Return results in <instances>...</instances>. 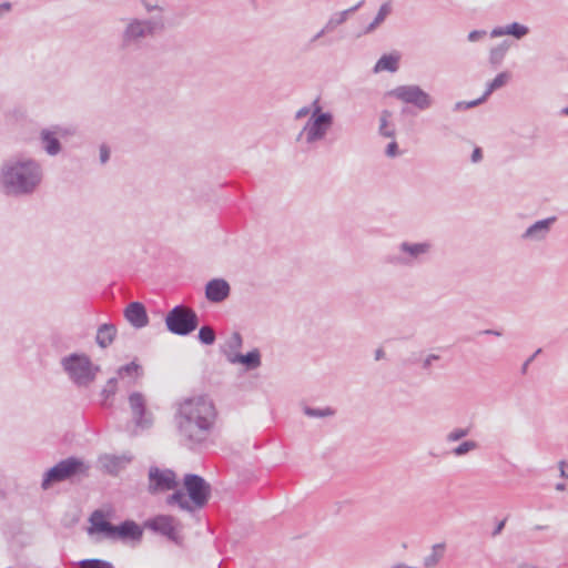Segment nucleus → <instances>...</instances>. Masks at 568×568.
Returning <instances> with one entry per match:
<instances>
[{
    "label": "nucleus",
    "instance_id": "obj_1",
    "mask_svg": "<svg viewBox=\"0 0 568 568\" xmlns=\"http://www.w3.org/2000/svg\"><path fill=\"white\" fill-rule=\"evenodd\" d=\"M214 400L203 394L186 396L174 405L173 422L180 443L196 449L205 446L217 423Z\"/></svg>",
    "mask_w": 568,
    "mask_h": 568
},
{
    "label": "nucleus",
    "instance_id": "obj_2",
    "mask_svg": "<svg viewBox=\"0 0 568 568\" xmlns=\"http://www.w3.org/2000/svg\"><path fill=\"white\" fill-rule=\"evenodd\" d=\"M44 181V169L40 161L30 156H14L0 168V191L9 197H31Z\"/></svg>",
    "mask_w": 568,
    "mask_h": 568
},
{
    "label": "nucleus",
    "instance_id": "obj_3",
    "mask_svg": "<svg viewBox=\"0 0 568 568\" xmlns=\"http://www.w3.org/2000/svg\"><path fill=\"white\" fill-rule=\"evenodd\" d=\"M144 11L151 17H128L121 20L123 27L120 32V47L122 50L139 49L149 39L165 29V8L158 1L141 0Z\"/></svg>",
    "mask_w": 568,
    "mask_h": 568
},
{
    "label": "nucleus",
    "instance_id": "obj_4",
    "mask_svg": "<svg viewBox=\"0 0 568 568\" xmlns=\"http://www.w3.org/2000/svg\"><path fill=\"white\" fill-rule=\"evenodd\" d=\"M183 490H176L166 499L168 505H178L180 509L193 513L196 509L203 508L211 496L210 484L199 475L187 474L184 477Z\"/></svg>",
    "mask_w": 568,
    "mask_h": 568
},
{
    "label": "nucleus",
    "instance_id": "obj_5",
    "mask_svg": "<svg viewBox=\"0 0 568 568\" xmlns=\"http://www.w3.org/2000/svg\"><path fill=\"white\" fill-rule=\"evenodd\" d=\"M433 251L434 244L430 241H402L395 252L386 257V262L395 267L413 268L426 262Z\"/></svg>",
    "mask_w": 568,
    "mask_h": 568
},
{
    "label": "nucleus",
    "instance_id": "obj_6",
    "mask_svg": "<svg viewBox=\"0 0 568 568\" xmlns=\"http://www.w3.org/2000/svg\"><path fill=\"white\" fill-rule=\"evenodd\" d=\"M334 125V115L329 111H323L316 106L312 116L305 122L297 135V141L307 148L315 146L324 141Z\"/></svg>",
    "mask_w": 568,
    "mask_h": 568
},
{
    "label": "nucleus",
    "instance_id": "obj_7",
    "mask_svg": "<svg viewBox=\"0 0 568 568\" xmlns=\"http://www.w3.org/2000/svg\"><path fill=\"white\" fill-rule=\"evenodd\" d=\"M61 366L69 379L78 387H89L95 379L100 367L93 365L85 354L73 353L61 359Z\"/></svg>",
    "mask_w": 568,
    "mask_h": 568
},
{
    "label": "nucleus",
    "instance_id": "obj_8",
    "mask_svg": "<svg viewBox=\"0 0 568 568\" xmlns=\"http://www.w3.org/2000/svg\"><path fill=\"white\" fill-rule=\"evenodd\" d=\"M165 325L171 333L185 336L196 329L199 317L192 308L178 305L168 313Z\"/></svg>",
    "mask_w": 568,
    "mask_h": 568
},
{
    "label": "nucleus",
    "instance_id": "obj_9",
    "mask_svg": "<svg viewBox=\"0 0 568 568\" xmlns=\"http://www.w3.org/2000/svg\"><path fill=\"white\" fill-rule=\"evenodd\" d=\"M88 469L89 466L83 460L74 457L67 458L45 471L41 486L43 489H48L55 483L70 479L79 474H85Z\"/></svg>",
    "mask_w": 568,
    "mask_h": 568
},
{
    "label": "nucleus",
    "instance_id": "obj_10",
    "mask_svg": "<svg viewBox=\"0 0 568 568\" xmlns=\"http://www.w3.org/2000/svg\"><path fill=\"white\" fill-rule=\"evenodd\" d=\"M389 94L404 103L415 105L419 110H427L434 104V99L430 94L417 84L396 87Z\"/></svg>",
    "mask_w": 568,
    "mask_h": 568
},
{
    "label": "nucleus",
    "instance_id": "obj_11",
    "mask_svg": "<svg viewBox=\"0 0 568 568\" xmlns=\"http://www.w3.org/2000/svg\"><path fill=\"white\" fill-rule=\"evenodd\" d=\"M143 527L156 534H161L171 541L181 545L183 537L181 535V524L172 516L158 515L144 521Z\"/></svg>",
    "mask_w": 568,
    "mask_h": 568
},
{
    "label": "nucleus",
    "instance_id": "obj_12",
    "mask_svg": "<svg viewBox=\"0 0 568 568\" xmlns=\"http://www.w3.org/2000/svg\"><path fill=\"white\" fill-rule=\"evenodd\" d=\"M73 131L69 128L53 125L42 129L39 134L40 143L44 152L50 156H55L62 151L61 139L72 135Z\"/></svg>",
    "mask_w": 568,
    "mask_h": 568
},
{
    "label": "nucleus",
    "instance_id": "obj_13",
    "mask_svg": "<svg viewBox=\"0 0 568 568\" xmlns=\"http://www.w3.org/2000/svg\"><path fill=\"white\" fill-rule=\"evenodd\" d=\"M149 491L151 494L163 493L178 486L176 476L170 469H160L152 466L149 469Z\"/></svg>",
    "mask_w": 568,
    "mask_h": 568
},
{
    "label": "nucleus",
    "instance_id": "obj_14",
    "mask_svg": "<svg viewBox=\"0 0 568 568\" xmlns=\"http://www.w3.org/2000/svg\"><path fill=\"white\" fill-rule=\"evenodd\" d=\"M129 405L136 427L148 429L153 424V416L146 410V400L143 394L133 392L129 396Z\"/></svg>",
    "mask_w": 568,
    "mask_h": 568
},
{
    "label": "nucleus",
    "instance_id": "obj_15",
    "mask_svg": "<svg viewBox=\"0 0 568 568\" xmlns=\"http://www.w3.org/2000/svg\"><path fill=\"white\" fill-rule=\"evenodd\" d=\"M556 221V216L536 221L525 230V232L520 235V239L527 243L544 242L549 236Z\"/></svg>",
    "mask_w": 568,
    "mask_h": 568
},
{
    "label": "nucleus",
    "instance_id": "obj_16",
    "mask_svg": "<svg viewBox=\"0 0 568 568\" xmlns=\"http://www.w3.org/2000/svg\"><path fill=\"white\" fill-rule=\"evenodd\" d=\"M132 455L124 453L121 455L103 454L99 457L98 463L100 468L112 476H116L120 471L126 468L132 462Z\"/></svg>",
    "mask_w": 568,
    "mask_h": 568
},
{
    "label": "nucleus",
    "instance_id": "obj_17",
    "mask_svg": "<svg viewBox=\"0 0 568 568\" xmlns=\"http://www.w3.org/2000/svg\"><path fill=\"white\" fill-rule=\"evenodd\" d=\"M124 317L136 329L149 324V316L145 306L140 302L130 303L124 310Z\"/></svg>",
    "mask_w": 568,
    "mask_h": 568
},
{
    "label": "nucleus",
    "instance_id": "obj_18",
    "mask_svg": "<svg viewBox=\"0 0 568 568\" xmlns=\"http://www.w3.org/2000/svg\"><path fill=\"white\" fill-rule=\"evenodd\" d=\"M230 284L223 278H213L205 285V297L212 303H221L230 295Z\"/></svg>",
    "mask_w": 568,
    "mask_h": 568
},
{
    "label": "nucleus",
    "instance_id": "obj_19",
    "mask_svg": "<svg viewBox=\"0 0 568 568\" xmlns=\"http://www.w3.org/2000/svg\"><path fill=\"white\" fill-rule=\"evenodd\" d=\"M143 535L142 528L132 520H126L115 526L114 540L140 541Z\"/></svg>",
    "mask_w": 568,
    "mask_h": 568
},
{
    "label": "nucleus",
    "instance_id": "obj_20",
    "mask_svg": "<svg viewBox=\"0 0 568 568\" xmlns=\"http://www.w3.org/2000/svg\"><path fill=\"white\" fill-rule=\"evenodd\" d=\"M89 534L101 532L105 538L114 540L115 526L105 520L104 515L97 510L90 517Z\"/></svg>",
    "mask_w": 568,
    "mask_h": 568
},
{
    "label": "nucleus",
    "instance_id": "obj_21",
    "mask_svg": "<svg viewBox=\"0 0 568 568\" xmlns=\"http://www.w3.org/2000/svg\"><path fill=\"white\" fill-rule=\"evenodd\" d=\"M529 33V28L525 24L513 22L507 26L496 27L490 31L491 38L511 36L516 39H523Z\"/></svg>",
    "mask_w": 568,
    "mask_h": 568
},
{
    "label": "nucleus",
    "instance_id": "obj_22",
    "mask_svg": "<svg viewBox=\"0 0 568 568\" xmlns=\"http://www.w3.org/2000/svg\"><path fill=\"white\" fill-rule=\"evenodd\" d=\"M229 363L233 365L241 364L246 371L257 369L262 365L261 352L257 348H254L244 355L239 353L233 355V358Z\"/></svg>",
    "mask_w": 568,
    "mask_h": 568
},
{
    "label": "nucleus",
    "instance_id": "obj_23",
    "mask_svg": "<svg viewBox=\"0 0 568 568\" xmlns=\"http://www.w3.org/2000/svg\"><path fill=\"white\" fill-rule=\"evenodd\" d=\"M116 336V327L113 324H102L98 327L95 342L101 348L109 347Z\"/></svg>",
    "mask_w": 568,
    "mask_h": 568
},
{
    "label": "nucleus",
    "instance_id": "obj_24",
    "mask_svg": "<svg viewBox=\"0 0 568 568\" xmlns=\"http://www.w3.org/2000/svg\"><path fill=\"white\" fill-rule=\"evenodd\" d=\"M242 345H243L242 335L239 332H233L227 337L225 344L222 347V353L225 356L227 362H230L233 358V355H236L240 353Z\"/></svg>",
    "mask_w": 568,
    "mask_h": 568
},
{
    "label": "nucleus",
    "instance_id": "obj_25",
    "mask_svg": "<svg viewBox=\"0 0 568 568\" xmlns=\"http://www.w3.org/2000/svg\"><path fill=\"white\" fill-rule=\"evenodd\" d=\"M362 4H363V1H359L357 4H355L352 8H348L346 10L333 13L329 17V19L327 20V22L325 23L326 24V29H329L331 32H332L337 27H339L343 23H345L347 21V19L349 18V16L352 13H354L355 11H357L362 7Z\"/></svg>",
    "mask_w": 568,
    "mask_h": 568
},
{
    "label": "nucleus",
    "instance_id": "obj_26",
    "mask_svg": "<svg viewBox=\"0 0 568 568\" xmlns=\"http://www.w3.org/2000/svg\"><path fill=\"white\" fill-rule=\"evenodd\" d=\"M446 545L444 542L432 546L430 552L424 557L423 565L425 568H435L439 565L445 556Z\"/></svg>",
    "mask_w": 568,
    "mask_h": 568
},
{
    "label": "nucleus",
    "instance_id": "obj_27",
    "mask_svg": "<svg viewBox=\"0 0 568 568\" xmlns=\"http://www.w3.org/2000/svg\"><path fill=\"white\" fill-rule=\"evenodd\" d=\"M510 77V73L507 71L498 73L491 81L486 84V90L481 95V100L485 102L494 91L504 88L509 82Z\"/></svg>",
    "mask_w": 568,
    "mask_h": 568
},
{
    "label": "nucleus",
    "instance_id": "obj_28",
    "mask_svg": "<svg viewBox=\"0 0 568 568\" xmlns=\"http://www.w3.org/2000/svg\"><path fill=\"white\" fill-rule=\"evenodd\" d=\"M508 50H509V43L507 41H503L499 44L490 48L489 54H488L489 64L494 68L499 67L504 62Z\"/></svg>",
    "mask_w": 568,
    "mask_h": 568
},
{
    "label": "nucleus",
    "instance_id": "obj_29",
    "mask_svg": "<svg viewBox=\"0 0 568 568\" xmlns=\"http://www.w3.org/2000/svg\"><path fill=\"white\" fill-rule=\"evenodd\" d=\"M399 58L393 54L382 55L374 67V72L389 71L395 72L398 69Z\"/></svg>",
    "mask_w": 568,
    "mask_h": 568
},
{
    "label": "nucleus",
    "instance_id": "obj_30",
    "mask_svg": "<svg viewBox=\"0 0 568 568\" xmlns=\"http://www.w3.org/2000/svg\"><path fill=\"white\" fill-rule=\"evenodd\" d=\"M392 12V4L390 2H385L383 3L381 7H379V10L375 17V19L373 20V22H371L364 33H372L378 26H381L385 19L387 18L388 14H390Z\"/></svg>",
    "mask_w": 568,
    "mask_h": 568
},
{
    "label": "nucleus",
    "instance_id": "obj_31",
    "mask_svg": "<svg viewBox=\"0 0 568 568\" xmlns=\"http://www.w3.org/2000/svg\"><path fill=\"white\" fill-rule=\"evenodd\" d=\"M389 118L390 113L388 111H383L379 118L378 132L385 138H394L395 135V129L389 123Z\"/></svg>",
    "mask_w": 568,
    "mask_h": 568
},
{
    "label": "nucleus",
    "instance_id": "obj_32",
    "mask_svg": "<svg viewBox=\"0 0 568 568\" xmlns=\"http://www.w3.org/2000/svg\"><path fill=\"white\" fill-rule=\"evenodd\" d=\"M478 444L475 440H465L453 449V454L457 457L465 456L468 453L476 450Z\"/></svg>",
    "mask_w": 568,
    "mask_h": 568
},
{
    "label": "nucleus",
    "instance_id": "obj_33",
    "mask_svg": "<svg viewBox=\"0 0 568 568\" xmlns=\"http://www.w3.org/2000/svg\"><path fill=\"white\" fill-rule=\"evenodd\" d=\"M304 414L307 415L308 417H313V418H324V417L333 416L334 410L329 407L312 408V407L306 406L304 408Z\"/></svg>",
    "mask_w": 568,
    "mask_h": 568
},
{
    "label": "nucleus",
    "instance_id": "obj_34",
    "mask_svg": "<svg viewBox=\"0 0 568 568\" xmlns=\"http://www.w3.org/2000/svg\"><path fill=\"white\" fill-rule=\"evenodd\" d=\"M469 433H470V429L468 427H456V428L452 429L446 435V442L447 443L458 442V440L465 438L466 436H468Z\"/></svg>",
    "mask_w": 568,
    "mask_h": 568
},
{
    "label": "nucleus",
    "instance_id": "obj_35",
    "mask_svg": "<svg viewBox=\"0 0 568 568\" xmlns=\"http://www.w3.org/2000/svg\"><path fill=\"white\" fill-rule=\"evenodd\" d=\"M80 568H114L109 561L101 559H84L79 562Z\"/></svg>",
    "mask_w": 568,
    "mask_h": 568
},
{
    "label": "nucleus",
    "instance_id": "obj_36",
    "mask_svg": "<svg viewBox=\"0 0 568 568\" xmlns=\"http://www.w3.org/2000/svg\"><path fill=\"white\" fill-rule=\"evenodd\" d=\"M199 339L205 345H212L215 342V333L212 327L203 326L199 331Z\"/></svg>",
    "mask_w": 568,
    "mask_h": 568
},
{
    "label": "nucleus",
    "instance_id": "obj_37",
    "mask_svg": "<svg viewBox=\"0 0 568 568\" xmlns=\"http://www.w3.org/2000/svg\"><path fill=\"white\" fill-rule=\"evenodd\" d=\"M316 106H322L318 99H315L311 103V105H306V106H303V108L298 109L296 111V113H295V120L303 119V118H305L307 115L312 116V114L314 113V110L316 109Z\"/></svg>",
    "mask_w": 568,
    "mask_h": 568
},
{
    "label": "nucleus",
    "instance_id": "obj_38",
    "mask_svg": "<svg viewBox=\"0 0 568 568\" xmlns=\"http://www.w3.org/2000/svg\"><path fill=\"white\" fill-rule=\"evenodd\" d=\"M116 385H118V378L113 377L110 378L103 389L101 390V395L104 399H108L109 397L113 396L116 392Z\"/></svg>",
    "mask_w": 568,
    "mask_h": 568
},
{
    "label": "nucleus",
    "instance_id": "obj_39",
    "mask_svg": "<svg viewBox=\"0 0 568 568\" xmlns=\"http://www.w3.org/2000/svg\"><path fill=\"white\" fill-rule=\"evenodd\" d=\"M140 371V366L132 362L130 364L123 365L118 369V376L124 377L125 375L131 376L133 374H138Z\"/></svg>",
    "mask_w": 568,
    "mask_h": 568
},
{
    "label": "nucleus",
    "instance_id": "obj_40",
    "mask_svg": "<svg viewBox=\"0 0 568 568\" xmlns=\"http://www.w3.org/2000/svg\"><path fill=\"white\" fill-rule=\"evenodd\" d=\"M483 102H484V100H481V97L476 100L469 101V102L459 101L454 104L453 109H454V111L459 112V111L475 108V106L481 104Z\"/></svg>",
    "mask_w": 568,
    "mask_h": 568
},
{
    "label": "nucleus",
    "instance_id": "obj_41",
    "mask_svg": "<svg viewBox=\"0 0 568 568\" xmlns=\"http://www.w3.org/2000/svg\"><path fill=\"white\" fill-rule=\"evenodd\" d=\"M400 154L402 152L399 151L397 142L395 140L390 141L385 149V155L387 158L394 159L399 156Z\"/></svg>",
    "mask_w": 568,
    "mask_h": 568
},
{
    "label": "nucleus",
    "instance_id": "obj_42",
    "mask_svg": "<svg viewBox=\"0 0 568 568\" xmlns=\"http://www.w3.org/2000/svg\"><path fill=\"white\" fill-rule=\"evenodd\" d=\"M487 32L485 30H474L470 31L467 36L468 41L478 42L486 38Z\"/></svg>",
    "mask_w": 568,
    "mask_h": 568
},
{
    "label": "nucleus",
    "instance_id": "obj_43",
    "mask_svg": "<svg viewBox=\"0 0 568 568\" xmlns=\"http://www.w3.org/2000/svg\"><path fill=\"white\" fill-rule=\"evenodd\" d=\"M439 358H440L439 355H436V354L427 355L423 361V368L428 369L433 365V363L438 361Z\"/></svg>",
    "mask_w": 568,
    "mask_h": 568
},
{
    "label": "nucleus",
    "instance_id": "obj_44",
    "mask_svg": "<svg viewBox=\"0 0 568 568\" xmlns=\"http://www.w3.org/2000/svg\"><path fill=\"white\" fill-rule=\"evenodd\" d=\"M110 159V150L106 145L100 146V161L102 164L106 163Z\"/></svg>",
    "mask_w": 568,
    "mask_h": 568
},
{
    "label": "nucleus",
    "instance_id": "obj_45",
    "mask_svg": "<svg viewBox=\"0 0 568 568\" xmlns=\"http://www.w3.org/2000/svg\"><path fill=\"white\" fill-rule=\"evenodd\" d=\"M483 160V150L479 146H476L471 153L470 161L473 163H479Z\"/></svg>",
    "mask_w": 568,
    "mask_h": 568
},
{
    "label": "nucleus",
    "instance_id": "obj_46",
    "mask_svg": "<svg viewBox=\"0 0 568 568\" xmlns=\"http://www.w3.org/2000/svg\"><path fill=\"white\" fill-rule=\"evenodd\" d=\"M541 353V348H538L521 366V373L526 374L528 366L531 364V362L535 359V357Z\"/></svg>",
    "mask_w": 568,
    "mask_h": 568
},
{
    "label": "nucleus",
    "instance_id": "obj_47",
    "mask_svg": "<svg viewBox=\"0 0 568 568\" xmlns=\"http://www.w3.org/2000/svg\"><path fill=\"white\" fill-rule=\"evenodd\" d=\"M566 467H567V463L565 460H560L558 463V468H559V471H560V477H562V478H568V474L566 471Z\"/></svg>",
    "mask_w": 568,
    "mask_h": 568
},
{
    "label": "nucleus",
    "instance_id": "obj_48",
    "mask_svg": "<svg viewBox=\"0 0 568 568\" xmlns=\"http://www.w3.org/2000/svg\"><path fill=\"white\" fill-rule=\"evenodd\" d=\"M327 32H331V30H329V29H326V24H325V26L323 27V29H322L321 31H318V32L314 36V38L312 39V41H316V40H318L320 38H322V37H323L325 33H327Z\"/></svg>",
    "mask_w": 568,
    "mask_h": 568
},
{
    "label": "nucleus",
    "instance_id": "obj_49",
    "mask_svg": "<svg viewBox=\"0 0 568 568\" xmlns=\"http://www.w3.org/2000/svg\"><path fill=\"white\" fill-rule=\"evenodd\" d=\"M505 526V520H501L497 527L495 528V530L493 531V536H497L501 532L503 528Z\"/></svg>",
    "mask_w": 568,
    "mask_h": 568
},
{
    "label": "nucleus",
    "instance_id": "obj_50",
    "mask_svg": "<svg viewBox=\"0 0 568 568\" xmlns=\"http://www.w3.org/2000/svg\"><path fill=\"white\" fill-rule=\"evenodd\" d=\"M384 354L385 353H384V351L382 348L376 349V352H375V359L379 361L381 358L384 357Z\"/></svg>",
    "mask_w": 568,
    "mask_h": 568
},
{
    "label": "nucleus",
    "instance_id": "obj_51",
    "mask_svg": "<svg viewBox=\"0 0 568 568\" xmlns=\"http://www.w3.org/2000/svg\"><path fill=\"white\" fill-rule=\"evenodd\" d=\"M566 489V485L562 483H559L556 485V490L564 491Z\"/></svg>",
    "mask_w": 568,
    "mask_h": 568
},
{
    "label": "nucleus",
    "instance_id": "obj_52",
    "mask_svg": "<svg viewBox=\"0 0 568 568\" xmlns=\"http://www.w3.org/2000/svg\"><path fill=\"white\" fill-rule=\"evenodd\" d=\"M0 8L2 10H4V11H10L11 10V4L9 2H6Z\"/></svg>",
    "mask_w": 568,
    "mask_h": 568
},
{
    "label": "nucleus",
    "instance_id": "obj_53",
    "mask_svg": "<svg viewBox=\"0 0 568 568\" xmlns=\"http://www.w3.org/2000/svg\"><path fill=\"white\" fill-rule=\"evenodd\" d=\"M485 333H486V334L496 335V336H499V335H500V333H499V332H497V331H493V329H487Z\"/></svg>",
    "mask_w": 568,
    "mask_h": 568
},
{
    "label": "nucleus",
    "instance_id": "obj_54",
    "mask_svg": "<svg viewBox=\"0 0 568 568\" xmlns=\"http://www.w3.org/2000/svg\"><path fill=\"white\" fill-rule=\"evenodd\" d=\"M561 114L568 116V105L561 110Z\"/></svg>",
    "mask_w": 568,
    "mask_h": 568
},
{
    "label": "nucleus",
    "instance_id": "obj_55",
    "mask_svg": "<svg viewBox=\"0 0 568 568\" xmlns=\"http://www.w3.org/2000/svg\"><path fill=\"white\" fill-rule=\"evenodd\" d=\"M405 567H406V565H404V564H397L392 568H405Z\"/></svg>",
    "mask_w": 568,
    "mask_h": 568
}]
</instances>
